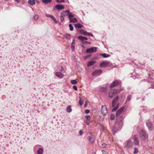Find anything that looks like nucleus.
Masks as SVG:
<instances>
[{"label":"nucleus","mask_w":154,"mask_h":154,"mask_svg":"<svg viewBox=\"0 0 154 154\" xmlns=\"http://www.w3.org/2000/svg\"><path fill=\"white\" fill-rule=\"evenodd\" d=\"M140 136L142 140L145 141L148 140V136L147 134L143 131H141L140 132Z\"/></svg>","instance_id":"1"},{"label":"nucleus","mask_w":154,"mask_h":154,"mask_svg":"<svg viewBox=\"0 0 154 154\" xmlns=\"http://www.w3.org/2000/svg\"><path fill=\"white\" fill-rule=\"evenodd\" d=\"M122 90H119L118 91V92H120ZM118 91L116 89H114V90H111L109 92V97L112 98L115 94L117 93Z\"/></svg>","instance_id":"2"},{"label":"nucleus","mask_w":154,"mask_h":154,"mask_svg":"<svg viewBox=\"0 0 154 154\" xmlns=\"http://www.w3.org/2000/svg\"><path fill=\"white\" fill-rule=\"evenodd\" d=\"M121 82L120 81L118 80H115L112 83L109 87L110 88H112L116 87L118 85H121Z\"/></svg>","instance_id":"3"},{"label":"nucleus","mask_w":154,"mask_h":154,"mask_svg":"<svg viewBox=\"0 0 154 154\" xmlns=\"http://www.w3.org/2000/svg\"><path fill=\"white\" fill-rule=\"evenodd\" d=\"M101 111V113L103 115H106L107 113V107L106 106L104 105L102 106Z\"/></svg>","instance_id":"4"},{"label":"nucleus","mask_w":154,"mask_h":154,"mask_svg":"<svg viewBox=\"0 0 154 154\" xmlns=\"http://www.w3.org/2000/svg\"><path fill=\"white\" fill-rule=\"evenodd\" d=\"M97 51V48L95 47H92L86 49V52L88 53H92Z\"/></svg>","instance_id":"5"},{"label":"nucleus","mask_w":154,"mask_h":154,"mask_svg":"<svg viewBox=\"0 0 154 154\" xmlns=\"http://www.w3.org/2000/svg\"><path fill=\"white\" fill-rule=\"evenodd\" d=\"M146 124L149 130L151 131L152 130L153 127L151 121H148L146 122Z\"/></svg>","instance_id":"6"},{"label":"nucleus","mask_w":154,"mask_h":154,"mask_svg":"<svg viewBox=\"0 0 154 154\" xmlns=\"http://www.w3.org/2000/svg\"><path fill=\"white\" fill-rule=\"evenodd\" d=\"M102 72V71L101 69L95 70L92 73V75L93 76H95L98 75L101 73Z\"/></svg>","instance_id":"7"},{"label":"nucleus","mask_w":154,"mask_h":154,"mask_svg":"<svg viewBox=\"0 0 154 154\" xmlns=\"http://www.w3.org/2000/svg\"><path fill=\"white\" fill-rule=\"evenodd\" d=\"M124 109V107H122L119 109L116 112V117L118 116L121 113L123 112Z\"/></svg>","instance_id":"8"},{"label":"nucleus","mask_w":154,"mask_h":154,"mask_svg":"<svg viewBox=\"0 0 154 154\" xmlns=\"http://www.w3.org/2000/svg\"><path fill=\"white\" fill-rule=\"evenodd\" d=\"M134 144L136 145H138L139 144L138 139L137 135H134Z\"/></svg>","instance_id":"9"},{"label":"nucleus","mask_w":154,"mask_h":154,"mask_svg":"<svg viewBox=\"0 0 154 154\" xmlns=\"http://www.w3.org/2000/svg\"><path fill=\"white\" fill-rule=\"evenodd\" d=\"M119 99V97L117 96L113 99L112 102V107H115V106L116 104V102Z\"/></svg>","instance_id":"10"},{"label":"nucleus","mask_w":154,"mask_h":154,"mask_svg":"<svg viewBox=\"0 0 154 154\" xmlns=\"http://www.w3.org/2000/svg\"><path fill=\"white\" fill-rule=\"evenodd\" d=\"M109 63L108 62H103L100 64V67H104L109 65Z\"/></svg>","instance_id":"11"},{"label":"nucleus","mask_w":154,"mask_h":154,"mask_svg":"<svg viewBox=\"0 0 154 154\" xmlns=\"http://www.w3.org/2000/svg\"><path fill=\"white\" fill-rule=\"evenodd\" d=\"M55 8L58 10H60L64 9V7L63 5L58 4L55 6Z\"/></svg>","instance_id":"12"},{"label":"nucleus","mask_w":154,"mask_h":154,"mask_svg":"<svg viewBox=\"0 0 154 154\" xmlns=\"http://www.w3.org/2000/svg\"><path fill=\"white\" fill-rule=\"evenodd\" d=\"M64 12H62L60 13V20L61 22H63L64 20L65 14Z\"/></svg>","instance_id":"13"},{"label":"nucleus","mask_w":154,"mask_h":154,"mask_svg":"<svg viewBox=\"0 0 154 154\" xmlns=\"http://www.w3.org/2000/svg\"><path fill=\"white\" fill-rule=\"evenodd\" d=\"M88 139L91 143H94L95 140V138L93 136L88 137Z\"/></svg>","instance_id":"14"},{"label":"nucleus","mask_w":154,"mask_h":154,"mask_svg":"<svg viewBox=\"0 0 154 154\" xmlns=\"http://www.w3.org/2000/svg\"><path fill=\"white\" fill-rule=\"evenodd\" d=\"M132 145V143L131 140H128L127 141L126 146L128 147H131Z\"/></svg>","instance_id":"15"},{"label":"nucleus","mask_w":154,"mask_h":154,"mask_svg":"<svg viewBox=\"0 0 154 154\" xmlns=\"http://www.w3.org/2000/svg\"><path fill=\"white\" fill-rule=\"evenodd\" d=\"M78 38L82 42H83L84 40H88V38L86 37L82 36H78Z\"/></svg>","instance_id":"16"},{"label":"nucleus","mask_w":154,"mask_h":154,"mask_svg":"<svg viewBox=\"0 0 154 154\" xmlns=\"http://www.w3.org/2000/svg\"><path fill=\"white\" fill-rule=\"evenodd\" d=\"M55 75L59 78H62L63 76V74L61 72H57L55 73Z\"/></svg>","instance_id":"17"},{"label":"nucleus","mask_w":154,"mask_h":154,"mask_svg":"<svg viewBox=\"0 0 154 154\" xmlns=\"http://www.w3.org/2000/svg\"><path fill=\"white\" fill-rule=\"evenodd\" d=\"M66 110L67 112L68 113L71 112L72 111L71 106L70 105L66 107Z\"/></svg>","instance_id":"18"},{"label":"nucleus","mask_w":154,"mask_h":154,"mask_svg":"<svg viewBox=\"0 0 154 154\" xmlns=\"http://www.w3.org/2000/svg\"><path fill=\"white\" fill-rule=\"evenodd\" d=\"M83 25L80 23H76L75 25V27L76 28H81L83 27Z\"/></svg>","instance_id":"19"},{"label":"nucleus","mask_w":154,"mask_h":154,"mask_svg":"<svg viewBox=\"0 0 154 154\" xmlns=\"http://www.w3.org/2000/svg\"><path fill=\"white\" fill-rule=\"evenodd\" d=\"M69 19V20L70 22L71 23H75L78 22L77 19L75 18H70V19Z\"/></svg>","instance_id":"20"},{"label":"nucleus","mask_w":154,"mask_h":154,"mask_svg":"<svg viewBox=\"0 0 154 154\" xmlns=\"http://www.w3.org/2000/svg\"><path fill=\"white\" fill-rule=\"evenodd\" d=\"M75 45L74 40L73 39L71 43V50L72 51H74V50Z\"/></svg>","instance_id":"21"},{"label":"nucleus","mask_w":154,"mask_h":154,"mask_svg":"<svg viewBox=\"0 0 154 154\" xmlns=\"http://www.w3.org/2000/svg\"><path fill=\"white\" fill-rule=\"evenodd\" d=\"M44 150L42 148H40L37 151L38 154H42L43 153Z\"/></svg>","instance_id":"22"},{"label":"nucleus","mask_w":154,"mask_h":154,"mask_svg":"<svg viewBox=\"0 0 154 154\" xmlns=\"http://www.w3.org/2000/svg\"><path fill=\"white\" fill-rule=\"evenodd\" d=\"M66 15L68 16L69 19H70V18H71V17H73L74 16L73 14L72 13L66 14Z\"/></svg>","instance_id":"23"},{"label":"nucleus","mask_w":154,"mask_h":154,"mask_svg":"<svg viewBox=\"0 0 154 154\" xmlns=\"http://www.w3.org/2000/svg\"><path fill=\"white\" fill-rule=\"evenodd\" d=\"M95 63V62L94 61H91L90 62H89L88 64V66H91L92 65H93Z\"/></svg>","instance_id":"24"},{"label":"nucleus","mask_w":154,"mask_h":154,"mask_svg":"<svg viewBox=\"0 0 154 154\" xmlns=\"http://www.w3.org/2000/svg\"><path fill=\"white\" fill-rule=\"evenodd\" d=\"M28 3L31 5H33L35 4V2L33 0H29L28 1Z\"/></svg>","instance_id":"25"},{"label":"nucleus","mask_w":154,"mask_h":154,"mask_svg":"<svg viewBox=\"0 0 154 154\" xmlns=\"http://www.w3.org/2000/svg\"><path fill=\"white\" fill-rule=\"evenodd\" d=\"M42 2L44 4H48L52 1L51 0H42Z\"/></svg>","instance_id":"26"},{"label":"nucleus","mask_w":154,"mask_h":154,"mask_svg":"<svg viewBox=\"0 0 154 154\" xmlns=\"http://www.w3.org/2000/svg\"><path fill=\"white\" fill-rule=\"evenodd\" d=\"M70 35L69 34H66L64 36L68 40H69L70 39Z\"/></svg>","instance_id":"27"},{"label":"nucleus","mask_w":154,"mask_h":154,"mask_svg":"<svg viewBox=\"0 0 154 154\" xmlns=\"http://www.w3.org/2000/svg\"><path fill=\"white\" fill-rule=\"evenodd\" d=\"M101 55L104 58L108 57L110 56V55L108 54H106L105 53L101 54Z\"/></svg>","instance_id":"28"},{"label":"nucleus","mask_w":154,"mask_h":154,"mask_svg":"<svg viewBox=\"0 0 154 154\" xmlns=\"http://www.w3.org/2000/svg\"><path fill=\"white\" fill-rule=\"evenodd\" d=\"M119 106V104H116V105L115 106V107H114V108H113L112 110V112H114L118 108Z\"/></svg>","instance_id":"29"},{"label":"nucleus","mask_w":154,"mask_h":154,"mask_svg":"<svg viewBox=\"0 0 154 154\" xmlns=\"http://www.w3.org/2000/svg\"><path fill=\"white\" fill-rule=\"evenodd\" d=\"M131 95H129L127 97L126 100L125 102L126 103H127L129 101H130L131 99Z\"/></svg>","instance_id":"30"},{"label":"nucleus","mask_w":154,"mask_h":154,"mask_svg":"<svg viewBox=\"0 0 154 154\" xmlns=\"http://www.w3.org/2000/svg\"><path fill=\"white\" fill-rule=\"evenodd\" d=\"M50 18H51L55 22V23H57V21L56 18L54 16L52 15H51Z\"/></svg>","instance_id":"31"},{"label":"nucleus","mask_w":154,"mask_h":154,"mask_svg":"<svg viewBox=\"0 0 154 154\" xmlns=\"http://www.w3.org/2000/svg\"><path fill=\"white\" fill-rule=\"evenodd\" d=\"M117 131V129L115 127H113L112 128V134L114 135L116 133Z\"/></svg>","instance_id":"32"},{"label":"nucleus","mask_w":154,"mask_h":154,"mask_svg":"<svg viewBox=\"0 0 154 154\" xmlns=\"http://www.w3.org/2000/svg\"><path fill=\"white\" fill-rule=\"evenodd\" d=\"M79 32L80 33H81L82 34L84 35H86V34H85L86 32H85L84 29H81L80 30Z\"/></svg>","instance_id":"33"},{"label":"nucleus","mask_w":154,"mask_h":154,"mask_svg":"<svg viewBox=\"0 0 154 154\" xmlns=\"http://www.w3.org/2000/svg\"><path fill=\"white\" fill-rule=\"evenodd\" d=\"M71 83L72 85L76 84L77 81L75 80H72L71 81Z\"/></svg>","instance_id":"34"},{"label":"nucleus","mask_w":154,"mask_h":154,"mask_svg":"<svg viewBox=\"0 0 154 154\" xmlns=\"http://www.w3.org/2000/svg\"><path fill=\"white\" fill-rule=\"evenodd\" d=\"M85 34H86L85 35H88V36H91L92 37H93V36H94L93 34L91 32L88 33V32H86Z\"/></svg>","instance_id":"35"},{"label":"nucleus","mask_w":154,"mask_h":154,"mask_svg":"<svg viewBox=\"0 0 154 154\" xmlns=\"http://www.w3.org/2000/svg\"><path fill=\"white\" fill-rule=\"evenodd\" d=\"M100 89L102 91L104 92L106 90L107 88L106 87H100Z\"/></svg>","instance_id":"36"},{"label":"nucleus","mask_w":154,"mask_h":154,"mask_svg":"<svg viewBox=\"0 0 154 154\" xmlns=\"http://www.w3.org/2000/svg\"><path fill=\"white\" fill-rule=\"evenodd\" d=\"M69 29L71 31L73 30V27L71 24H70L69 25Z\"/></svg>","instance_id":"37"},{"label":"nucleus","mask_w":154,"mask_h":154,"mask_svg":"<svg viewBox=\"0 0 154 154\" xmlns=\"http://www.w3.org/2000/svg\"><path fill=\"white\" fill-rule=\"evenodd\" d=\"M85 121L86 124L87 125H88L90 122V119H85Z\"/></svg>","instance_id":"38"},{"label":"nucleus","mask_w":154,"mask_h":154,"mask_svg":"<svg viewBox=\"0 0 154 154\" xmlns=\"http://www.w3.org/2000/svg\"><path fill=\"white\" fill-rule=\"evenodd\" d=\"M38 18V15L36 14L34 17V19L35 20H37Z\"/></svg>","instance_id":"39"},{"label":"nucleus","mask_w":154,"mask_h":154,"mask_svg":"<svg viewBox=\"0 0 154 154\" xmlns=\"http://www.w3.org/2000/svg\"><path fill=\"white\" fill-rule=\"evenodd\" d=\"M138 152V149L136 148H135L134 149V154H137Z\"/></svg>","instance_id":"40"},{"label":"nucleus","mask_w":154,"mask_h":154,"mask_svg":"<svg viewBox=\"0 0 154 154\" xmlns=\"http://www.w3.org/2000/svg\"><path fill=\"white\" fill-rule=\"evenodd\" d=\"M115 118V116L112 114H111L110 115V119L112 120H113Z\"/></svg>","instance_id":"41"},{"label":"nucleus","mask_w":154,"mask_h":154,"mask_svg":"<svg viewBox=\"0 0 154 154\" xmlns=\"http://www.w3.org/2000/svg\"><path fill=\"white\" fill-rule=\"evenodd\" d=\"M56 1L58 3L64 2H65L64 0H56Z\"/></svg>","instance_id":"42"},{"label":"nucleus","mask_w":154,"mask_h":154,"mask_svg":"<svg viewBox=\"0 0 154 154\" xmlns=\"http://www.w3.org/2000/svg\"><path fill=\"white\" fill-rule=\"evenodd\" d=\"M85 117L86 118L85 119H90V116H89V115L85 116Z\"/></svg>","instance_id":"43"},{"label":"nucleus","mask_w":154,"mask_h":154,"mask_svg":"<svg viewBox=\"0 0 154 154\" xmlns=\"http://www.w3.org/2000/svg\"><path fill=\"white\" fill-rule=\"evenodd\" d=\"M107 144L106 143H102V147L103 148H105L106 147Z\"/></svg>","instance_id":"44"},{"label":"nucleus","mask_w":154,"mask_h":154,"mask_svg":"<svg viewBox=\"0 0 154 154\" xmlns=\"http://www.w3.org/2000/svg\"><path fill=\"white\" fill-rule=\"evenodd\" d=\"M73 88L74 89L75 91H77V88L75 85H74L73 86Z\"/></svg>","instance_id":"45"},{"label":"nucleus","mask_w":154,"mask_h":154,"mask_svg":"<svg viewBox=\"0 0 154 154\" xmlns=\"http://www.w3.org/2000/svg\"><path fill=\"white\" fill-rule=\"evenodd\" d=\"M79 134L80 135H82L83 133L82 130H80L79 131Z\"/></svg>","instance_id":"46"},{"label":"nucleus","mask_w":154,"mask_h":154,"mask_svg":"<svg viewBox=\"0 0 154 154\" xmlns=\"http://www.w3.org/2000/svg\"><path fill=\"white\" fill-rule=\"evenodd\" d=\"M103 154H108V153L106 151L104 150H102Z\"/></svg>","instance_id":"47"},{"label":"nucleus","mask_w":154,"mask_h":154,"mask_svg":"<svg viewBox=\"0 0 154 154\" xmlns=\"http://www.w3.org/2000/svg\"><path fill=\"white\" fill-rule=\"evenodd\" d=\"M90 112V111L89 110V109H86L85 111V113L86 114H88V113H89Z\"/></svg>","instance_id":"48"},{"label":"nucleus","mask_w":154,"mask_h":154,"mask_svg":"<svg viewBox=\"0 0 154 154\" xmlns=\"http://www.w3.org/2000/svg\"><path fill=\"white\" fill-rule=\"evenodd\" d=\"M63 12H65V13H64L65 14H66V13H70L69 12V10H66V11H63Z\"/></svg>","instance_id":"49"},{"label":"nucleus","mask_w":154,"mask_h":154,"mask_svg":"<svg viewBox=\"0 0 154 154\" xmlns=\"http://www.w3.org/2000/svg\"><path fill=\"white\" fill-rule=\"evenodd\" d=\"M79 104L81 106L83 104V103H82L81 100H80L79 101Z\"/></svg>","instance_id":"50"},{"label":"nucleus","mask_w":154,"mask_h":154,"mask_svg":"<svg viewBox=\"0 0 154 154\" xmlns=\"http://www.w3.org/2000/svg\"><path fill=\"white\" fill-rule=\"evenodd\" d=\"M45 16L48 17H51V15H50V14H45Z\"/></svg>","instance_id":"51"},{"label":"nucleus","mask_w":154,"mask_h":154,"mask_svg":"<svg viewBox=\"0 0 154 154\" xmlns=\"http://www.w3.org/2000/svg\"><path fill=\"white\" fill-rule=\"evenodd\" d=\"M85 43H87L88 44H91V42H88L87 41H85Z\"/></svg>","instance_id":"52"},{"label":"nucleus","mask_w":154,"mask_h":154,"mask_svg":"<svg viewBox=\"0 0 154 154\" xmlns=\"http://www.w3.org/2000/svg\"><path fill=\"white\" fill-rule=\"evenodd\" d=\"M15 0V1H16V2H20V0Z\"/></svg>","instance_id":"53"},{"label":"nucleus","mask_w":154,"mask_h":154,"mask_svg":"<svg viewBox=\"0 0 154 154\" xmlns=\"http://www.w3.org/2000/svg\"><path fill=\"white\" fill-rule=\"evenodd\" d=\"M36 2H37L38 3H39V2L38 1V0H37L36 1Z\"/></svg>","instance_id":"54"},{"label":"nucleus","mask_w":154,"mask_h":154,"mask_svg":"<svg viewBox=\"0 0 154 154\" xmlns=\"http://www.w3.org/2000/svg\"><path fill=\"white\" fill-rule=\"evenodd\" d=\"M92 154H96V153L94 152H93L92 153Z\"/></svg>","instance_id":"55"},{"label":"nucleus","mask_w":154,"mask_h":154,"mask_svg":"<svg viewBox=\"0 0 154 154\" xmlns=\"http://www.w3.org/2000/svg\"><path fill=\"white\" fill-rule=\"evenodd\" d=\"M86 104H87V103H86V101L85 102V106H86Z\"/></svg>","instance_id":"56"},{"label":"nucleus","mask_w":154,"mask_h":154,"mask_svg":"<svg viewBox=\"0 0 154 154\" xmlns=\"http://www.w3.org/2000/svg\"><path fill=\"white\" fill-rule=\"evenodd\" d=\"M79 98L80 99V100H81V98L80 97H79Z\"/></svg>","instance_id":"57"},{"label":"nucleus","mask_w":154,"mask_h":154,"mask_svg":"<svg viewBox=\"0 0 154 154\" xmlns=\"http://www.w3.org/2000/svg\"><path fill=\"white\" fill-rule=\"evenodd\" d=\"M66 14H67V13H66V14H65V16H66Z\"/></svg>","instance_id":"58"},{"label":"nucleus","mask_w":154,"mask_h":154,"mask_svg":"<svg viewBox=\"0 0 154 154\" xmlns=\"http://www.w3.org/2000/svg\"><path fill=\"white\" fill-rule=\"evenodd\" d=\"M90 134H91V133H90Z\"/></svg>","instance_id":"59"},{"label":"nucleus","mask_w":154,"mask_h":154,"mask_svg":"<svg viewBox=\"0 0 154 154\" xmlns=\"http://www.w3.org/2000/svg\"><path fill=\"white\" fill-rule=\"evenodd\" d=\"M153 88H154V87Z\"/></svg>","instance_id":"60"}]
</instances>
